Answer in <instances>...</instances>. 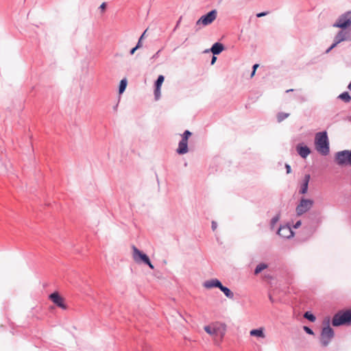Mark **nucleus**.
<instances>
[{"label":"nucleus","mask_w":351,"mask_h":351,"mask_svg":"<svg viewBox=\"0 0 351 351\" xmlns=\"http://www.w3.org/2000/svg\"><path fill=\"white\" fill-rule=\"evenodd\" d=\"M292 91H293V89H289L286 90V93H291Z\"/></svg>","instance_id":"nucleus-44"},{"label":"nucleus","mask_w":351,"mask_h":351,"mask_svg":"<svg viewBox=\"0 0 351 351\" xmlns=\"http://www.w3.org/2000/svg\"><path fill=\"white\" fill-rule=\"evenodd\" d=\"M217 60V57L215 56V55H213L212 59H211V62H210V64L213 65L215 64V62H216Z\"/></svg>","instance_id":"nucleus-37"},{"label":"nucleus","mask_w":351,"mask_h":351,"mask_svg":"<svg viewBox=\"0 0 351 351\" xmlns=\"http://www.w3.org/2000/svg\"><path fill=\"white\" fill-rule=\"evenodd\" d=\"M204 329L213 338L215 337H224L227 330V326L224 323L217 322L210 325L205 326Z\"/></svg>","instance_id":"nucleus-2"},{"label":"nucleus","mask_w":351,"mask_h":351,"mask_svg":"<svg viewBox=\"0 0 351 351\" xmlns=\"http://www.w3.org/2000/svg\"><path fill=\"white\" fill-rule=\"evenodd\" d=\"M313 205V200L302 198L295 208L297 215L301 216L304 213H306L312 208Z\"/></svg>","instance_id":"nucleus-8"},{"label":"nucleus","mask_w":351,"mask_h":351,"mask_svg":"<svg viewBox=\"0 0 351 351\" xmlns=\"http://www.w3.org/2000/svg\"><path fill=\"white\" fill-rule=\"evenodd\" d=\"M339 44V43H337V41L334 38V43L330 47V49H333L335 48L337 45Z\"/></svg>","instance_id":"nucleus-35"},{"label":"nucleus","mask_w":351,"mask_h":351,"mask_svg":"<svg viewBox=\"0 0 351 351\" xmlns=\"http://www.w3.org/2000/svg\"><path fill=\"white\" fill-rule=\"evenodd\" d=\"M160 98V88L157 89L155 86V101L158 100Z\"/></svg>","instance_id":"nucleus-29"},{"label":"nucleus","mask_w":351,"mask_h":351,"mask_svg":"<svg viewBox=\"0 0 351 351\" xmlns=\"http://www.w3.org/2000/svg\"><path fill=\"white\" fill-rule=\"evenodd\" d=\"M223 337H215L213 338V341H214V343L217 346H219L221 343V342L223 341Z\"/></svg>","instance_id":"nucleus-28"},{"label":"nucleus","mask_w":351,"mask_h":351,"mask_svg":"<svg viewBox=\"0 0 351 351\" xmlns=\"http://www.w3.org/2000/svg\"><path fill=\"white\" fill-rule=\"evenodd\" d=\"M289 116V113L279 112L277 115V119L278 122H281Z\"/></svg>","instance_id":"nucleus-25"},{"label":"nucleus","mask_w":351,"mask_h":351,"mask_svg":"<svg viewBox=\"0 0 351 351\" xmlns=\"http://www.w3.org/2000/svg\"><path fill=\"white\" fill-rule=\"evenodd\" d=\"M301 226V221H298L293 226L294 228H298Z\"/></svg>","instance_id":"nucleus-36"},{"label":"nucleus","mask_w":351,"mask_h":351,"mask_svg":"<svg viewBox=\"0 0 351 351\" xmlns=\"http://www.w3.org/2000/svg\"><path fill=\"white\" fill-rule=\"evenodd\" d=\"M267 267V265L265 263L258 264L254 269V274H256V275L258 274L259 273H261L263 270H264Z\"/></svg>","instance_id":"nucleus-21"},{"label":"nucleus","mask_w":351,"mask_h":351,"mask_svg":"<svg viewBox=\"0 0 351 351\" xmlns=\"http://www.w3.org/2000/svg\"><path fill=\"white\" fill-rule=\"evenodd\" d=\"M278 234L283 238L289 239L293 237V232L289 226H281L278 230Z\"/></svg>","instance_id":"nucleus-11"},{"label":"nucleus","mask_w":351,"mask_h":351,"mask_svg":"<svg viewBox=\"0 0 351 351\" xmlns=\"http://www.w3.org/2000/svg\"><path fill=\"white\" fill-rule=\"evenodd\" d=\"M296 150L298 154L302 158H306L311 153L310 148L306 145H302V144H298L296 147Z\"/></svg>","instance_id":"nucleus-12"},{"label":"nucleus","mask_w":351,"mask_h":351,"mask_svg":"<svg viewBox=\"0 0 351 351\" xmlns=\"http://www.w3.org/2000/svg\"><path fill=\"white\" fill-rule=\"evenodd\" d=\"M337 43L343 41H351V31L343 29L340 30L334 38Z\"/></svg>","instance_id":"nucleus-9"},{"label":"nucleus","mask_w":351,"mask_h":351,"mask_svg":"<svg viewBox=\"0 0 351 351\" xmlns=\"http://www.w3.org/2000/svg\"><path fill=\"white\" fill-rule=\"evenodd\" d=\"M182 19V16H180V19H178V22H177V23H176V25L175 29H176V28L178 27V25H180V22H181Z\"/></svg>","instance_id":"nucleus-39"},{"label":"nucleus","mask_w":351,"mask_h":351,"mask_svg":"<svg viewBox=\"0 0 351 351\" xmlns=\"http://www.w3.org/2000/svg\"><path fill=\"white\" fill-rule=\"evenodd\" d=\"M176 152L178 154L180 155L186 154L189 152L188 141H184V140L181 139L178 143V147Z\"/></svg>","instance_id":"nucleus-14"},{"label":"nucleus","mask_w":351,"mask_h":351,"mask_svg":"<svg viewBox=\"0 0 351 351\" xmlns=\"http://www.w3.org/2000/svg\"><path fill=\"white\" fill-rule=\"evenodd\" d=\"M304 317L312 322H315L316 319L315 316L309 311H306L304 314Z\"/></svg>","instance_id":"nucleus-24"},{"label":"nucleus","mask_w":351,"mask_h":351,"mask_svg":"<svg viewBox=\"0 0 351 351\" xmlns=\"http://www.w3.org/2000/svg\"><path fill=\"white\" fill-rule=\"evenodd\" d=\"M50 300L62 309H66L67 306L64 304V298L61 297L58 293L55 292L49 295Z\"/></svg>","instance_id":"nucleus-10"},{"label":"nucleus","mask_w":351,"mask_h":351,"mask_svg":"<svg viewBox=\"0 0 351 351\" xmlns=\"http://www.w3.org/2000/svg\"><path fill=\"white\" fill-rule=\"evenodd\" d=\"M331 50H332V49H330V47H329V48L326 51V53H329Z\"/></svg>","instance_id":"nucleus-43"},{"label":"nucleus","mask_w":351,"mask_h":351,"mask_svg":"<svg viewBox=\"0 0 351 351\" xmlns=\"http://www.w3.org/2000/svg\"><path fill=\"white\" fill-rule=\"evenodd\" d=\"M347 88L348 90H351V82H350Z\"/></svg>","instance_id":"nucleus-42"},{"label":"nucleus","mask_w":351,"mask_h":351,"mask_svg":"<svg viewBox=\"0 0 351 351\" xmlns=\"http://www.w3.org/2000/svg\"><path fill=\"white\" fill-rule=\"evenodd\" d=\"M255 73H256V71H253V70H252V73H251V75H250V76H251V77H252L255 75Z\"/></svg>","instance_id":"nucleus-41"},{"label":"nucleus","mask_w":351,"mask_h":351,"mask_svg":"<svg viewBox=\"0 0 351 351\" xmlns=\"http://www.w3.org/2000/svg\"><path fill=\"white\" fill-rule=\"evenodd\" d=\"M269 300H270V301H271V302H273V299H272V298H271V295L269 296Z\"/></svg>","instance_id":"nucleus-45"},{"label":"nucleus","mask_w":351,"mask_h":351,"mask_svg":"<svg viewBox=\"0 0 351 351\" xmlns=\"http://www.w3.org/2000/svg\"><path fill=\"white\" fill-rule=\"evenodd\" d=\"M217 223L216 221H213L211 223V228L213 231H215L217 229Z\"/></svg>","instance_id":"nucleus-31"},{"label":"nucleus","mask_w":351,"mask_h":351,"mask_svg":"<svg viewBox=\"0 0 351 351\" xmlns=\"http://www.w3.org/2000/svg\"><path fill=\"white\" fill-rule=\"evenodd\" d=\"M217 12L216 10H212L207 14L202 16L196 22V25H202L204 26L211 24L217 18Z\"/></svg>","instance_id":"nucleus-7"},{"label":"nucleus","mask_w":351,"mask_h":351,"mask_svg":"<svg viewBox=\"0 0 351 351\" xmlns=\"http://www.w3.org/2000/svg\"><path fill=\"white\" fill-rule=\"evenodd\" d=\"M165 80V77L162 75H160L157 80L155 81V86L157 87V89L160 88L163 82Z\"/></svg>","instance_id":"nucleus-23"},{"label":"nucleus","mask_w":351,"mask_h":351,"mask_svg":"<svg viewBox=\"0 0 351 351\" xmlns=\"http://www.w3.org/2000/svg\"><path fill=\"white\" fill-rule=\"evenodd\" d=\"M310 178H311V176L309 174L305 175L304 180H303V183H302V184L301 186V189L300 190V193L301 194H305L307 192Z\"/></svg>","instance_id":"nucleus-16"},{"label":"nucleus","mask_w":351,"mask_h":351,"mask_svg":"<svg viewBox=\"0 0 351 351\" xmlns=\"http://www.w3.org/2000/svg\"><path fill=\"white\" fill-rule=\"evenodd\" d=\"M268 14V12H259L256 14V16L258 18H260V17H262V16H266L267 14Z\"/></svg>","instance_id":"nucleus-33"},{"label":"nucleus","mask_w":351,"mask_h":351,"mask_svg":"<svg viewBox=\"0 0 351 351\" xmlns=\"http://www.w3.org/2000/svg\"><path fill=\"white\" fill-rule=\"evenodd\" d=\"M149 29H146L143 34L141 36L140 38L138 39V41L136 45V48L140 49L143 46V40L149 36Z\"/></svg>","instance_id":"nucleus-17"},{"label":"nucleus","mask_w":351,"mask_h":351,"mask_svg":"<svg viewBox=\"0 0 351 351\" xmlns=\"http://www.w3.org/2000/svg\"><path fill=\"white\" fill-rule=\"evenodd\" d=\"M332 324L333 326L336 327L351 324V309L338 311L333 316Z\"/></svg>","instance_id":"nucleus-3"},{"label":"nucleus","mask_w":351,"mask_h":351,"mask_svg":"<svg viewBox=\"0 0 351 351\" xmlns=\"http://www.w3.org/2000/svg\"><path fill=\"white\" fill-rule=\"evenodd\" d=\"M315 145L316 150L323 156L330 152L329 140L326 131L316 133L315 136Z\"/></svg>","instance_id":"nucleus-1"},{"label":"nucleus","mask_w":351,"mask_h":351,"mask_svg":"<svg viewBox=\"0 0 351 351\" xmlns=\"http://www.w3.org/2000/svg\"><path fill=\"white\" fill-rule=\"evenodd\" d=\"M304 330L308 335H313L314 332L311 328L308 326H304Z\"/></svg>","instance_id":"nucleus-30"},{"label":"nucleus","mask_w":351,"mask_h":351,"mask_svg":"<svg viewBox=\"0 0 351 351\" xmlns=\"http://www.w3.org/2000/svg\"><path fill=\"white\" fill-rule=\"evenodd\" d=\"M219 289L224 293V295L230 299L234 298V293L233 292L227 287L223 286L221 284V287H219Z\"/></svg>","instance_id":"nucleus-19"},{"label":"nucleus","mask_w":351,"mask_h":351,"mask_svg":"<svg viewBox=\"0 0 351 351\" xmlns=\"http://www.w3.org/2000/svg\"><path fill=\"white\" fill-rule=\"evenodd\" d=\"M127 84L128 82L126 79H123L121 80L119 88V92L120 94L123 93L125 91V88L127 86Z\"/></svg>","instance_id":"nucleus-22"},{"label":"nucleus","mask_w":351,"mask_h":351,"mask_svg":"<svg viewBox=\"0 0 351 351\" xmlns=\"http://www.w3.org/2000/svg\"><path fill=\"white\" fill-rule=\"evenodd\" d=\"M351 25V12L348 11L341 14L333 27H339L343 29H346L349 26Z\"/></svg>","instance_id":"nucleus-6"},{"label":"nucleus","mask_w":351,"mask_h":351,"mask_svg":"<svg viewBox=\"0 0 351 351\" xmlns=\"http://www.w3.org/2000/svg\"><path fill=\"white\" fill-rule=\"evenodd\" d=\"M280 214H277L276 216H274L271 219V223H270V226H271V228L273 229L275 226V225L276 224V223L279 221L280 219Z\"/></svg>","instance_id":"nucleus-26"},{"label":"nucleus","mask_w":351,"mask_h":351,"mask_svg":"<svg viewBox=\"0 0 351 351\" xmlns=\"http://www.w3.org/2000/svg\"><path fill=\"white\" fill-rule=\"evenodd\" d=\"M132 256L135 263L138 264H145L149 265L150 268L154 269V265L151 263L149 257L145 253L140 251L134 245L132 247Z\"/></svg>","instance_id":"nucleus-4"},{"label":"nucleus","mask_w":351,"mask_h":351,"mask_svg":"<svg viewBox=\"0 0 351 351\" xmlns=\"http://www.w3.org/2000/svg\"><path fill=\"white\" fill-rule=\"evenodd\" d=\"M258 66H259V65H258V64H254V65H253V66H252V70H253V71H256V69L258 67Z\"/></svg>","instance_id":"nucleus-40"},{"label":"nucleus","mask_w":351,"mask_h":351,"mask_svg":"<svg viewBox=\"0 0 351 351\" xmlns=\"http://www.w3.org/2000/svg\"><path fill=\"white\" fill-rule=\"evenodd\" d=\"M203 286L206 289H212L214 287L219 288L221 287V282L217 278H212L204 282Z\"/></svg>","instance_id":"nucleus-13"},{"label":"nucleus","mask_w":351,"mask_h":351,"mask_svg":"<svg viewBox=\"0 0 351 351\" xmlns=\"http://www.w3.org/2000/svg\"><path fill=\"white\" fill-rule=\"evenodd\" d=\"M224 49V46L221 43H215L213 45L210 51L213 55H218L221 53Z\"/></svg>","instance_id":"nucleus-15"},{"label":"nucleus","mask_w":351,"mask_h":351,"mask_svg":"<svg viewBox=\"0 0 351 351\" xmlns=\"http://www.w3.org/2000/svg\"><path fill=\"white\" fill-rule=\"evenodd\" d=\"M337 98L342 100L345 103H349L351 101V97L347 91L341 93Z\"/></svg>","instance_id":"nucleus-20"},{"label":"nucleus","mask_w":351,"mask_h":351,"mask_svg":"<svg viewBox=\"0 0 351 351\" xmlns=\"http://www.w3.org/2000/svg\"><path fill=\"white\" fill-rule=\"evenodd\" d=\"M250 334L251 336L264 338L265 337L263 329L260 328L250 330Z\"/></svg>","instance_id":"nucleus-18"},{"label":"nucleus","mask_w":351,"mask_h":351,"mask_svg":"<svg viewBox=\"0 0 351 351\" xmlns=\"http://www.w3.org/2000/svg\"><path fill=\"white\" fill-rule=\"evenodd\" d=\"M285 169L287 174L291 172V168L289 164H285Z\"/></svg>","instance_id":"nucleus-32"},{"label":"nucleus","mask_w":351,"mask_h":351,"mask_svg":"<svg viewBox=\"0 0 351 351\" xmlns=\"http://www.w3.org/2000/svg\"><path fill=\"white\" fill-rule=\"evenodd\" d=\"M192 133L189 130H185L182 134V139L184 141H188L189 138L191 136Z\"/></svg>","instance_id":"nucleus-27"},{"label":"nucleus","mask_w":351,"mask_h":351,"mask_svg":"<svg viewBox=\"0 0 351 351\" xmlns=\"http://www.w3.org/2000/svg\"><path fill=\"white\" fill-rule=\"evenodd\" d=\"M335 335L333 329L329 326V319L327 320L326 326L322 328L321 332V343L323 346H327L333 338Z\"/></svg>","instance_id":"nucleus-5"},{"label":"nucleus","mask_w":351,"mask_h":351,"mask_svg":"<svg viewBox=\"0 0 351 351\" xmlns=\"http://www.w3.org/2000/svg\"><path fill=\"white\" fill-rule=\"evenodd\" d=\"M137 49H138V48H136V47H135L132 48V49L130 50V54H131V55H133Z\"/></svg>","instance_id":"nucleus-38"},{"label":"nucleus","mask_w":351,"mask_h":351,"mask_svg":"<svg viewBox=\"0 0 351 351\" xmlns=\"http://www.w3.org/2000/svg\"><path fill=\"white\" fill-rule=\"evenodd\" d=\"M106 3H102L101 5H100V9L101 10V11L104 12L106 10Z\"/></svg>","instance_id":"nucleus-34"}]
</instances>
